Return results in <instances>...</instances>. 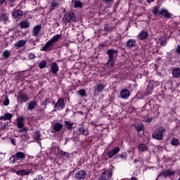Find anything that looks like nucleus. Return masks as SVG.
<instances>
[{"mask_svg":"<svg viewBox=\"0 0 180 180\" xmlns=\"http://www.w3.org/2000/svg\"><path fill=\"white\" fill-rule=\"evenodd\" d=\"M61 39V34H56L54 35L49 41L46 42V44L43 46V51H47L49 49L54 45L55 43L58 41V39Z\"/></svg>","mask_w":180,"mask_h":180,"instance_id":"1","label":"nucleus"},{"mask_svg":"<svg viewBox=\"0 0 180 180\" xmlns=\"http://www.w3.org/2000/svg\"><path fill=\"white\" fill-rule=\"evenodd\" d=\"M30 100V97H29L26 93L23 92L22 90L19 91L18 96L17 97L18 103L22 105V103H25V102Z\"/></svg>","mask_w":180,"mask_h":180,"instance_id":"2","label":"nucleus"},{"mask_svg":"<svg viewBox=\"0 0 180 180\" xmlns=\"http://www.w3.org/2000/svg\"><path fill=\"white\" fill-rule=\"evenodd\" d=\"M165 131H167L165 130V128L160 127L152 135V137H153V139H155V140H162V138L164 137V134H165Z\"/></svg>","mask_w":180,"mask_h":180,"instance_id":"3","label":"nucleus"},{"mask_svg":"<svg viewBox=\"0 0 180 180\" xmlns=\"http://www.w3.org/2000/svg\"><path fill=\"white\" fill-rule=\"evenodd\" d=\"M63 21L67 22L68 23L77 22V18H75V15L72 12H68L63 16Z\"/></svg>","mask_w":180,"mask_h":180,"instance_id":"4","label":"nucleus"},{"mask_svg":"<svg viewBox=\"0 0 180 180\" xmlns=\"http://www.w3.org/2000/svg\"><path fill=\"white\" fill-rule=\"evenodd\" d=\"M157 85H158L157 82L154 80L150 81L147 87V95H151V94H153L154 86H157Z\"/></svg>","mask_w":180,"mask_h":180,"instance_id":"5","label":"nucleus"},{"mask_svg":"<svg viewBox=\"0 0 180 180\" xmlns=\"http://www.w3.org/2000/svg\"><path fill=\"white\" fill-rule=\"evenodd\" d=\"M13 17L15 20H19L23 16V12L20 9H14L12 12Z\"/></svg>","mask_w":180,"mask_h":180,"instance_id":"6","label":"nucleus"},{"mask_svg":"<svg viewBox=\"0 0 180 180\" xmlns=\"http://www.w3.org/2000/svg\"><path fill=\"white\" fill-rule=\"evenodd\" d=\"M64 108H65V103L64 102V99H58L56 104L54 106L55 110H60L61 109H64Z\"/></svg>","mask_w":180,"mask_h":180,"instance_id":"7","label":"nucleus"},{"mask_svg":"<svg viewBox=\"0 0 180 180\" xmlns=\"http://www.w3.org/2000/svg\"><path fill=\"white\" fill-rule=\"evenodd\" d=\"M174 174H175V171L174 170H169V169L163 170L158 175V178H160V176H165V178H167L168 176H172V175H174Z\"/></svg>","mask_w":180,"mask_h":180,"instance_id":"8","label":"nucleus"},{"mask_svg":"<svg viewBox=\"0 0 180 180\" xmlns=\"http://www.w3.org/2000/svg\"><path fill=\"white\" fill-rule=\"evenodd\" d=\"M75 178L78 180L85 179V178H86V172H85V170L78 171L75 174Z\"/></svg>","mask_w":180,"mask_h":180,"instance_id":"9","label":"nucleus"},{"mask_svg":"<svg viewBox=\"0 0 180 180\" xmlns=\"http://www.w3.org/2000/svg\"><path fill=\"white\" fill-rule=\"evenodd\" d=\"M112 178V170L105 169L101 175V180H109Z\"/></svg>","mask_w":180,"mask_h":180,"instance_id":"10","label":"nucleus"},{"mask_svg":"<svg viewBox=\"0 0 180 180\" xmlns=\"http://www.w3.org/2000/svg\"><path fill=\"white\" fill-rule=\"evenodd\" d=\"M16 126L18 129H22V127H25V117L23 116H19L16 119Z\"/></svg>","mask_w":180,"mask_h":180,"instance_id":"11","label":"nucleus"},{"mask_svg":"<svg viewBox=\"0 0 180 180\" xmlns=\"http://www.w3.org/2000/svg\"><path fill=\"white\" fill-rule=\"evenodd\" d=\"M32 169H20L15 172L17 175H19L20 176H26L31 174Z\"/></svg>","mask_w":180,"mask_h":180,"instance_id":"12","label":"nucleus"},{"mask_svg":"<svg viewBox=\"0 0 180 180\" xmlns=\"http://www.w3.org/2000/svg\"><path fill=\"white\" fill-rule=\"evenodd\" d=\"M50 71L53 74H57V72L59 71L60 68H58V65H57V63L52 62L50 65Z\"/></svg>","mask_w":180,"mask_h":180,"instance_id":"13","label":"nucleus"},{"mask_svg":"<svg viewBox=\"0 0 180 180\" xmlns=\"http://www.w3.org/2000/svg\"><path fill=\"white\" fill-rule=\"evenodd\" d=\"M120 151V148L119 147H115L114 149L110 150L108 153L107 155L109 157V158H112L114 155H116L117 153Z\"/></svg>","mask_w":180,"mask_h":180,"instance_id":"14","label":"nucleus"},{"mask_svg":"<svg viewBox=\"0 0 180 180\" xmlns=\"http://www.w3.org/2000/svg\"><path fill=\"white\" fill-rule=\"evenodd\" d=\"M107 54L109 56V58H112V60H115V58L117 57V51L115 49H109L107 51Z\"/></svg>","mask_w":180,"mask_h":180,"instance_id":"15","label":"nucleus"},{"mask_svg":"<svg viewBox=\"0 0 180 180\" xmlns=\"http://www.w3.org/2000/svg\"><path fill=\"white\" fill-rule=\"evenodd\" d=\"M37 106V101L36 100H32L27 104V108L28 110H33V109H34V108H36Z\"/></svg>","mask_w":180,"mask_h":180,"instance_id":"16","label":"nucleus"},{"mask_svg":"<svg viewBox=\"0 0 180 180\" xmlns=\"http://www.w3.org/2000/svg\"><path fill=\"white\" fill-rule=\"evenodd\" d=\"M159 14L166 18V19H169V18H171V13H169V12H168V10L165 8H162L159 11Z\"/></svg>","mask_w":180,"mask_h":180,"instance_id":"17","label":"nucleus"},{"mask_svg":"<svg viewBox=\"0 0 180 180\" xmlns=\"http://www.w3.org/2000/svg\"><path fill=\"white\" fill-rule=\"evenodd\" d=\"M40 30H41V25H38L34 27L33 30H32V34L35 37H37L39 36V33H40Z\"/></svg>","mask_w":180,"mask_h":180,"instance_id":"18","label":"nucleus"},{"mask_svg":"<svg viewBox=\"0 0 180 180\" xmlns=\"http://www.w3.org/2000/svg\"><path fill=\"white\" fill-rule=\"evenodd\" d=\"M120 96L122 99H127L130 96V91L127 89H122L120 92Z\"/></svg>","mask_w":180,"mask_h":180,"instance_id":"19","label":"nucleus"},{"mask_svg":"<svg viewBox=\"0 0 180 180\" xmlns=\"http://www.w3.org/2000/svg\"><path fill=\"white\" fill-rule=\"evenodd\" d=\"M15 158L17 161H19L20 160H24V158H26V154L22 152H17L15 154Z\"/></svg>","mask_w":180,"mask_h":180,"instance_id":"20","label":"nucleus"},{"mask_svg":"<svg viewBox=\"0 0 180 180\" xmlns=\"http://www.w3.org/2000/svg\"><path fill=\"white\" fill-rule=\"evenodd\" d=\"M126 44L128 49H133V47H136V40L130 39L127 41Z\"/></svg>","mask_w":180,"mask_h":180,"instance_id":"21","label":"nucleus"},{"mask_svg":"<svg viewBox=\"0 0 180 180\" xmlns=\"http://www.w3.org/2000/svg\"><path fill=\"white\" fill-rule=\"evenodd\" d=\"M94 89L95 92H102L103 89H105V84H97L94 87Z\"/></svg>","mask_w":180,"mask_h":180,"instance_id":"22","label":"nucleus"},{"mask_svg":"<svg viewBox=\"0 0 180 180\" xmlns=\"http://www.w3.org/2000/svg\"><path fill=\"white\" fill-rule=\"evenodd\" d=\"M148 37V32L146 31H141L139 34H138V38L140 40H146V39Z\"/></svg>","mask_w":180,"mask_h":180,"instance_id":"23","label":"nucleus"},{"mask_svg":"<svg viewBox=\"0 0 180 180\" xmlns=\"http://www.w3.org/2000/svg\"><path fill=\"white\" fill-rule=\"evenodd\" d=\"M12 117H13V115L11 113L7 112L4 115H2L0 117V120H4V121L11 120Z\"/></svg>","mask_w":180,"mask_h":180,"instance_id":"24","label":"nucleus"},{"mask_svg":"<svg viewBox=\"0 0 180 180\" xmlns=\"http://www.w3.org/2000/svg\"><path fill=\"white\" fill-rule=\"evenodd\" d=\"M0 22H4V23H8L9 22V16L8 14H1L0 15Z\"/></svg>","mask_w":180,"mask_h":180,"instance_id":"25","label":"nucleus"},{"mask_svg":"<svg viewBox=\"0 0 180 180\" xmlns=\"http://www.w3.org/2000/svg\"><path fill=\"white\" fill-rule=\"evenodd\" d=\"M21 29H27L30 26V23L27 20L21 21L19 24Z\"/></svg>","mask_w":180,"mask_h":180,"instance_id":"26","label":"nucleus"},{"mask_svg":"<svg viewBox=\"0 0 180 180\" xmlns=\"http://www.w3.org/2000/svg\"><path fill=\"white\" fill-rule=\"evenodd\" d=\"M26 44V40L21 39L17 42L15 43L14 46L17 47L18 49H20V47H23Z\"/></svg>","mask_w":180,"mask_h":180,"instance_id":"27","label":"nucleus"},{"mask_svg":"<svg viewBox=\"0 0 180 180\" xmlns=\"http://www.w3.org/2000/svg\"><path fill=\"white\" fill-rule=\"evenodd\" d=\"M172 75L174 78H180V68H176L172 71Z\"/></svg>","mask_w":180,"mask_h":180,"instance_id":"28","label":"nucleus"},{"mask_svg":"<svg viewBox=\"0 0 180 180\" xmlns=\"http://www.w3.org/2000/svg\"><path fill=\"white\" fill-rule=\"evenodd\" d=\"M79 134H82L83 136H88V131L84 127H79L78 128Z\"/></svg>","mask_w":180,"mask_h":180,"instance_id":"29","label":"nucleus"},{"mask_svg":"<svg viewBox=\"0 0 180 180\" xmlns=\"http://www.w3.org/2000/svg\"><path fill=\"white\" fill-rule=\"evenodd\" d=\"M171 144L172 146H173L174 147H178V146L180 145V142H179V139H176V138H173L171 140Z\"/></svg>","mask_w":180,"mask_h":180,"instance_id":"30","label":"nucleus"},{"mask_svg":"<svg viewBox=\"0 0 180 180\" xmlns=\"http://www.w3.org/2000/svg\"><path fill=\"white\" fill-rule=\"evenodd\" d=\"M114 65H115V59H112L109 58L107 62V67H108V68H113Z\"/></svg>","mask_w":180,"mask_h":180,"instance_id":"31","label":"nucleus"},{"mask_svg":"<svg viewBox=\"0 0 180 180\" xmlns=\"http://www.w3.org/2000/svg\"><path fill=\"white\" fill-rule=\"evenodd\" d=\"M61 129H63V124L60 123H55L53 124V130H55V131H60Z\"/></svg>","mask_w":180,"mask_h":180,"instance_id":"32","label":"nucleus"},{"mask_svg":"<svg viewBox=\"0 0 180 180\" xmlns=\"http://www.w3.org/2000/svg\"><path fill=\"white\" fill-rule=\"evenodd\" d=\"M11 56V51H8V50H5L3 53H2V57H4V58L5 60H8V58H9V57Z\"/></svg>","mask_w":180,"mask_h":180,"instance_id":"33","label":"nucleus"},{"mask_svg":"<svg viewBox=\"0 0 180 180\" xmlns=\"http://www.w3.org/2000/svg\"><path fill=\"white\" fill-rule=\"evenodd\" d=\"M138 150H139V151H147V150H148V148L146 146V144H140L139 146H138Z\"/></svg>","mask_w":180,"mask_h":180,"instance_id":"34","label":"nucleus"},{"mask_svg":"<svg viewBox=\"0 0 180 180\" xmlns=\"http://www.w3.org/2000/svg\"><path fill=\"white\" fill-rule=\"evenodd\" d=\"M58 6V3L56 1H53L51 3V9L50 11H54V9H56V8H57Z\"/></svg>","mask_w":180,"mask_h":180,"instance_id":"35","label":"nucleus"},{"mask_svg":"<svg viewBox=\"0 0 180 180\" xmlns=\"http://www.w3.org/2000/svg\"><path fill=\"white\" fill-rule=\"evenodd\" d=\"M136 130L138 131V133H140L143 129V124H138L135 127Z\"/></svg>","mask_w":180,"mask_h":180,"instance_id":"36","label":"nucleus"},{"mask_svg":"<svg viewBox=\"0 0 180 180\" xmlns=\"http://www.w3.org/2000/svg\"><path fill=\"white\" fill-rule=\"evenodd\" d=\"M46 65H47V63L46 60H42L41 63H39V68L41 69L46 68Z\"/></svg>","mask_w":180,"mask_h":180,"instance_id":"37","label":"nucleus"},{"mask_svg":"<svg viewBox=\"0 0 180 180\" xmlns=\"http://www.w3.org/2000/svg\"><path fill=\"white\" fill-rule=\"evenodd\" d=\"M75 8H81L82 6V2L80 1H75L74 3Z\"/></svg>","mask_w":180,"mask_h":180,"instance_id":"38","label":"nucleus"},{"mask_svg":"<svg viewBox=\"0 0 180 180\" xmlns=\"http://www.w3.org/2000/svg\"><path fill=\"white\" fill-rule=\"evenodd\" d=\"M65 124L67 129H69V130H71V129H72V126H74V123H70L68 121H65Z\"/></svg>","mask_w":180,"mask_h":180,"instance_id":"39","label":"nucleus"},{"mask_svg":"<svg viewBox=\"0 0 180 180\" xmlns=\"http://www.w3.org/2000/svg\"><path fill=\"white\" fill-rule=\"evenodd\" d=\"M60 155H62V157H67V158H70V153H67L65 151L63 150H60Z\"/></svg>","mask_w":180,"mask_h":180,"instance_id":"40","label":"nucleus"},{"mask_svg":"<svg viewBox=\"0 0 180 180\" xmlns=\"http://www.w3.org/2000/svg\"><path fill=\"white\" fill-rule=\"evenodd\" d=\"M34 140H37V141L40 140V132L39 131L34 132Z\"/></svg>","mask_w":180,"mask_h":180,"instance_id":"41","label":"nucleus"},{"mask_svg":"<svg viewBox=\"0 0 180 180\" xmlns=\"http://www.w3.org/2000/svg\"><path fill=\"white\" fill-rule=\"evenodd\" d=\"M152 12L155 16H158V13H160V12H158V7L157 6L154 7Z\"/></svg>","mask_w":180,"mask_h":180,"instance_id":"42","label":"nucleus"},{"mask_svg":"<svg viewBox=\"0 0 180 180\" xmlns=\"http://www.w3.org/2000/svg\"><path fill=\"white\" fill-rule=\"evenodd\" d=\"M49 103H50V100L46 99L42 103L41 106H43L44 109H46V106H47Z\"/></svg>","mask_w":180,"mask_h":180,"instance_id":"43","label":"nucleus"},{"mask_svg":"<svg viewBox=\"0 0 180 180\" xmlns=\"http://www.w3.org/2000/svg\"><path fill=\"white\" fill-rule=\"evenodd\" d=\"M79 95H80V96H82V98H84V96H85V95H86V93L85 91V90L84 89H81L78 91Z\"/></svg>","mask_w":180,"mask_h":180,"instance_id":"44","label":"nucleus"},{"mask_svg":"<svg viewBox=\"0 0 180 180\" xmlns=\"http://www.w3.org/2000/svg\"><path fill=\"white\" fill-rule=\"evenodd\" d=\"M3 103L4 106H8V105H9V98H8V96H6L4 97V101Z\"/></svg>","mask_w":180,"mask_h":180,"instance_id":"45","label":"nucleus"},{"mask_svg":"<svg viewBox=\"0 0 180 180\" xmlns=\"http://www.w3.org/2000/svg\"><path fill=\"white\" fill-rule=\"evenodd\" d=\"M16 158L14 156H12L10 158V164H15L16 162Z\"/></svg>","mask_w":180,"mask_h":180,"instance_id":"46","label":"nucleus"},{"mask_svg":"<svg viewBox=\"0 0 180 180\" xmlns=\"http://www.w3.org/2000/svg\"><path fill=\"white\" fill-rule=\"evenodd\" d=\"M5 154L2 152H0V162H2V161H4V160H5Z\"/></svg>","mask_w":180,"mask_h":180,"instance_id":"47","label":"nucleus"},{"mask_svg":"<svg viewBox=\"0 0 180 180\" xmlns=\"http://www.w3.org/2000/svg\"><path fill=\"white\" fill-rule=\"evenodd\" d=\"M105 4H108V5H112L115 0H103Z\"/></svg>","mask_w":180,"mask_h":180,"instance_id":"48","label":"nucleus"},{"mask_svg":"<svg viewBox=\"0 0 180 180\" xmlns=\"http://www.w3.org/2000/svg\"><path fill=\"white\" fill-rule=\"evenodd\" d=\"M120 158L122 160H126V158H127V154L125 153H122L121 155H120Z\"/></svg>","mask_w":180,"mask_h":180,"instance_id":"49","label":"nucleus"},{"mask_svg":"<svg viewBox=\"0 0 180 180\" xmlns=\"http://www.w3.org/2000/svg\"><path fill=\"white\" fill-rule=\"evenodd\" d=\"M28 58L30 60H33V58H36V55L34 53H30L28 56Z\"/></svg>","mask_w":180,"mask_h":180,"instance_id":"50","label":"nucleus"},{"mask_svg":"<svg viewBox=\"0 0 180 180\" xmlns=\"http://www.w3.org/2000/svg\"><path fill=\"white\" fill-rule=\"evenodd\" d=\"M27 130H29L27 127H22V128H20V130H18V131L20 133H22V131H27Z\"/></svg>","mask_w":180,"mask_h":180,"instance_id":"51","label":"nucleus"},{"mask_svg":"<svg viewBox=\"0 0 180 180\" xmlns=\"http://www.w3.org/2000/svg\"><path fill=\"white\" fill-rule=\"evenodd\" d=\"M176 53L180 56V45H178L176 49Z\"/></svg>","mask_w":180,"mask_h":180,"instance_id":"52","label":"nucleus"},{"mask_svg":"<svg viewBox=\"0 0 180 180\" xmlns=\"http://www.w3.org/2000/svg\"><path fill=\"white\" fill-rule=\"evenodd\" d=\"M34 180H43V176L39 174V175L37 176V177L35 178Z\"/></svg>","mask_w":180,"mask_h":180,"instance_id":"53","label":"nucleus"},{"mask_svg":"<svg viewBox=\"0 0 180 180\" xmlns=\"http://www.w3.org/2000/svg\"><path fill=\"white\" fill-rule=\"evenodd\" d=\"M161 46H167V40L160 42Z\"/></svg>","mask_w":180,"mask_h":180,"instance_id":"54","label":"nucleus"},{"mask_svg":"<svg viewBox=\"0 0 180 180\" xmlns=\"http://www.w3.org/2000/svg\"><path fill=\"white\" fill-rule=\"evenodd\" d=\"M152 121H153V118H151V117L148 118V119L146 120V123H150V122H151Z\"/></svg>","mask_w":180,"mask_h":180,"instance_id":"55","label":"nucleus"},{"mask_svg":"<svg viewBox=\"0 0 180 180\" xmlns=\"http://www.w3.org/2000/svg\"><path fill=\"white\" fill-rule=\"evenodd\" d=\"M11 141L12 144H13V146H16V141H15V139H11Z\"/></svg>","mask_w":180,"mask_h":180,"instance_id":"56","label":"nucleus"},{"mask_svg":"<svg viewBox=\"0 0 180 180\" xmlns=\"http://www.w3.org/2000/svg\"><path fill=\"white\" fill-rule=\"evenodd\" d=\"M148 4H151V2H154L155 0H146Z\"/></svg>","mask_w":180,"mask_h":180,"instance_id":"57","label":"nucleus"},{"mask_svg":"<svg viewBox=\"0 0 180 180\" xmlns=\"http://www.w3.org/2000/svg\"><path fill=\"white\" fill-rule=\"evenodd\" d=\"M5 2V0H0V5H2Z\"/></svg>","mask_w":180,"mask_h":180,"instance_id":"58","label":"nucleus"},{"mask_svg":"<svg viewBox=\"0 0 180 180\" xmlns=\"http://www.w3.org/2000/svg\"><path fill=\"white\" fill-rule=\"evenodd\" d=\"M51 153H56V148H53L51 149Z\"/></svg>","mask_w":180,"mask_h":180,"instance_id":"59","label":"nucleus"},{"mask_svg":"<svg viewBox=\"0 0 180 180\" xmlns=\"http://www.w3.org/2000/svg\"><path fill=\"white\" fill-rule=\"evenodd\" d=\"M131 180H139L136 177H131Z\"/></svg>","mask_w":180,"mask_h":180,"instance_id":"60","label":"nucleus"},{"mask_svg":"<svg viewBox=\"0 0 180 180\" xmlns=\"http://www.w3.org/2000/svg\"><path fill=\"white\" fill-rule=\"evenodd\" d=\"M10 2H15L16 0H8Z\"/></svg>","mask_w":180,"mask_h":180,"instance_id":"61","label":"nucleus"},{"mask_svg":"<svg viewBox=\"0 0 180 180\" xmlns=\"http://www.w3.org/2000/svg\"><path fill=\"white\" fill-rule=\"evenodd\" d=\"M65 46H66V47H68V43H65Z\"/></svg>","mask_w":180,"mask_h":180,"instance_id":"62","label":"nucleus"},{"mask_svg":"<svg viewBox=\"0 0 180 180\" xmlns=\"http://www.w3.org/2000/svg\"><path fill=\"white\" fill-rule=\"evenodd\" d=\"M178 180H180V177L178 179Z\"/></svg>","mask_w":180,"mask_h":180,"instance_id":"63","label":"nucleus"}]
</instances>
